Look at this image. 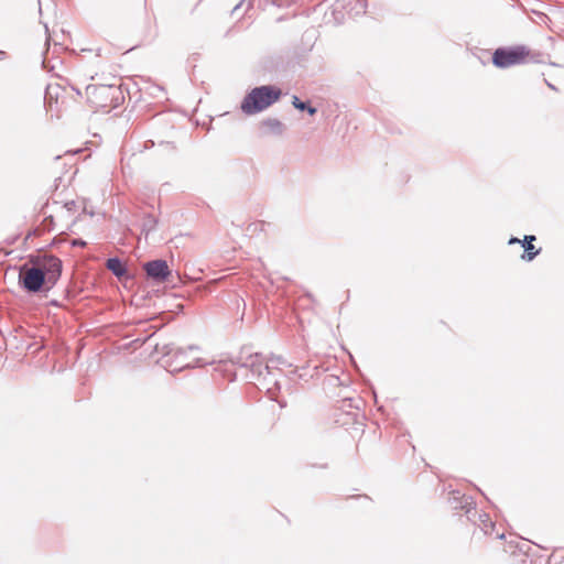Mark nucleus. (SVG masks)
Returning a JSON list of instances; mask_svg holds the SVG:
<instances>
[{
    "label": "nucleus",
    "instance_id": "nucleus-1",
    "mask_svg": "<svg viewBox=\"0 0 564 564\" xmlns=\"http://www.w3.org/2000/svg\"><path fill=\"white\" fill-rule=\"evenodd\" d=\"M86 97L90 108L96 112L108 113L124 101L119 84H93L86 87Z\"/></svg>",
    "mask_w": 564,
    "mask_h": 564
},
{
    "label": "nucleus",
    "instance_id": "nucleus-2",
    "mask_svg": "<svg viewBox=\"0 0 564 564\" xmlns=\"http://www.w3.org/2000/svg\"><path fill=\"white\" fill-rule=\"evenodd\" d=\"M281 89L275 86H261L253 88L242 100L241 110L246 115L260 112L279 100Z\"/></svg>",
    "mask_w": 564,
    "mask_h": 564
},
{
    "label": "nucleus",
    "instance_id": "nucleus-3",
    "mask_svg": "<svg viewBox=\"0 0 564 564\" xmlns=\"http://www.w3.org/2000/svg\"><path fill=\"white\" fill-rule=\"evenodd\" d=\"M531 52L525 46L497 48L492 55V63L499 68H507L527 63Z\"/></svg>",
    "mask_w": 564,
    "mask_h": 564
},
{
    "label": "nucleus",
    "instance_id": "nucleus-4",
    "mask_svg": "<svg viewBox=\"0 0 564 564\" xmlns=\"http://www.w3.org/2000/svg\"><path fill=\"white\" fill-rule=\"evenodd\" d=\"M29 263L45 278L46 283H55L62 272V261L53 254H39L30 257Z\"/></svg>",
    "mask_w": 564,
    "mask_h": 564
},
{
    "label": "nucleus",
    "instance_id": "nucleus-5",
    "mask_svg": "<svg viewBox=\"0 0 564 564\" xmlns=\"http://www.w3.org/2000/svg\"><path fill=\"white\" fill-rule=\"evenodd\" d=\"M45 107L48 112L59 116L69 107L67 89L59 84H50L45 93Z\"/></svg>",
    "mask_w": 564,
    "mask_h": 564
},
{
    "label": "nucleus",
    "instance_id": "nucleus-6",
    "mask_svg": "<svg viewBox=\"0 0 564 564\" xmlns=\"http://www.w3.org/2000/svg\"><path fill=\"white\" fill-rule=\"evenodd\" d=\"M19 280L29 292H39L43 284L46 283L45 278L33 264H31V267L25 264L20 269Z\"/></svg>",
    "mask_w": 564,
    "mask_h": 564
},
{
    "label": "nucleus",
    "instance_id": "nucleus-7",
    "mask_svg": "<svg viewBox=\"0 0 564 564\" xmlns=\"http://www.w3.org/2000/svg\"><path fill=\"white\" fill-rule=\"evenodd\" d=\"M535 240H536L535 236L529 235V236H524L523 241H521L518 238H511L509 240V245L522 243V246L524 248V252L521 256V258L525 261H532L541 251V249H536L533 246V241H535Z\"/></svg>",
    "mask_w": 564,
    "mask_h": 564
},
{
    "label": "nucleus",
    "instance_id": "nucleus-8",
    "mask_svg": "<svg viewBox=\"0 0 564 564\" xmlns=\"http://www.w3.org/2000/svg\"><path fill=\"white\" fill-rule=\"evenodd\" d=\"M144 269L152 278L165 279L170 274L169 267L163 260L150 261L144 265Z\"/></svg>",
    "mask_w": 564,
    "mask_h": 564
},
{
    "label": "nucleus",
    "instance_id": "nucleus-9",
    "mask_svg": "<svg viewBox=\"0 0 564 564\" xmlns=\"http://www.w3.org/2000/svg\"><path fill=\"white\" fill-rule=\"evenodd\" d=\"M249 366L251 367L252 371L258 373L259 377L263 376L264 372L269 373V366L264 362L263 357L259 354L250 357Z\"/></svg>",
    "mask_w": 564,
    "mask_h": 564
},
{
    "label": "nucleus",
    "instance_id": "nucleus-10",
    "mask_svg": "<svg viewBox=\"0 0 564 564\" xmlns=\"http://www.w3.org/2000/svg\"><path fill=\"white\" fill-rule=\"evenodd\" d=\"M107 269H109L117 276H122L126 273V269L121 261L117 258L108 259Z\"/></svg>",
    "mask_w": 564,
    "mask_h": 564
},
{
    "label": "nucleus",
    "instance_id": "nucleus-11",
    "mask_svg": "<svg viewBox=\"0 0 564 564\" xmlns=\"http://www.w3.org/2000/svg\"><path fill=\"white\" fill-rule=\"evenodd\" d=\"M479 525L481 530L485 532V534H490L495 530V522L490 519V517L487 513H480L479 514Z\"/></svg>",
    "mask_w": 564,
    "mask_h": 564
},
{
    "label": "nucleus",
    "instance_id": "nucleus-12",
    "mask_svg": "<svg viewBox=\"0 0 564 564\" xmlns=\"http://www.w3.org/2000/svg\"><path fill=\"white\" fill-rule=\"evenodd\" d=\"M53 224H54V219L52 216L50 217H46L42 225H41V228L40 230H43V231H51L53 229Z\"/></svg>",
    "mask_w": 564,
    "mask_h": 564
},
{
    "label": "nucleus",
    "instance_id": "nucleus-13",
    "mask_svg": "<svg viewBox=\"0 0 564 564\" xmlns=\"http://www.w3.org/2000/svg\"><path fill=\"white\" fill-rule=\"evenodd\" d=\"M292 104L296 109H300V110L306 109V105L303 101H301L296 96L293 97Z\"/></svg>",
    "mask_w": 564,
    "mask_h": 564
},
{
    "label": "nucleus",
    "instance_id": "nucleus-14",
    "mask_svg": "<svg viewBox=\"0 0 564 564\" xmlns=\"http://www.w3.org/2000/svg\"><path fill=\"white\" fill-rule=\"evenodd\" d=\"M306 109H307L308 113L312 115V116L316 113V109L313 108V107H307L306 106Z\"/></svg>",
    "mask_w": 564,
    "mask_h": 564
},
{
    "label": "nucleus",
    "instance_id": "nucleus-15",
    "mask_svg": "<svg viewBox=\"0 0 564 564\" xmlns=\"http://www.w3.org/2000/svg\"><path fill=\"white\" fill-rule=\"evenodd\" d=\"M498 536H499L500 539H503V538H505V534H503V533H501V534H499Z\"/></svg>",
    "mask_w": 564,
    "mask_h": 564
}]
</instances>
